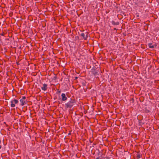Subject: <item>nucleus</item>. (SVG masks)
I'll return each mask as SVG.
<instances>
[{
    "mask_svg": "<svg viewBox=\"0 0 159 159\" xmlns=\"http://www.w3.org/2000/svg\"><path fill=\"white\" fill-rule=\"evenodd\" d=\"M74 102V101H69L65 104V106L67 108H71L73 106Z\"/></svg>",
    "mask_w": 159,
    "mask_h": 159,
    "instance_id": "f257e3e1",
    "label": "nucleus"
},
{
    "mask_svg": "<svg viewBox=\"0 0 159 159\" xmlns=\"http://www.w3.org/2000/svg\"><path fill=\"white\" fill-rule=\"evenodd\" d=\"M11 106V107H13L15 106V104L18 102V101L16 99H14L11 101L10 102Z\"/></svg>",
    "mask_w": 159,
    "mask_h": 159,
    "instance_id": "f03ea898",
    "label": "nucleus"
},
{
    "mask_svg": "<svg viewBox=\"0 0 159 159\" xmlns=\"http://www.w3.org/2000/svg\"><path fill=\"white\" fill-rule=\"evenodd\" d=\"M26 97L25 96H23L21 99L20 100V102L21 103L22 106H24L26 104V101L25 100Z\"/></svg>",
    "mask_w": 159,
    "mask_h": 159,
    "instance_id": "7ed1b4c3",
    "label": "nucleus"
},
{
    "mask_svg": "<svg viewBox=\"0 0 159 159\" xmlns=\"http://www.w3.org/2000/svg\"><path fill=\"white\" fill-rule=\"evenodd\" d=\"M62 97V100L63 101H65L67 99V98L66 97V94L64 93H62L61 95Z\"/></svg>",
    "mask_w": 159,
    "mask_h": 159,
    "instance_id": "20e7f679",
    "label": "nucleus"
},
{
    "mask_svg": "<svg viewBox=\"0 0 159 159\" xmlns=\"http://www.w3.org/2000/svg\"><path fill=\"white\" fill-rule=\"evenodd\" d=\"M148 45L149 48H153L157 46V45L156 44L152 45V43H148Z\"/></svg>",
    "mask_w": 159,
    "mask_h": 159,
    "instance_id": "39448f33",
    "label": "nucleus"
},
{
    "mask_svg": "<svg viewBox=\"0 0 159 159\" xmlns=\"http://www.w3.org/2000/svg\"><path fill=\"white\" fill-rule=\"evenodd\" d=\"M47 85L46 84H44L43 86L41 87V89L45 91L47 89Z\"/></svg>",
    "mask_w": 159,
    "mask_h": 159,
    "instance_id": "423d86ee",
    "label": "nucleus"
},
{
    "mask_svg": "<svg viewBox=\"0 0 159 159\" xmlns=\"http://www.w3.org/2000/svg\"><path fill=\"white\" fill-rule=\"evenodd\" d=\"M81 35L85 39H86V38H85L84 37L85 34L84 33H82L81 34Z\"/></svg>",
    "mask_w": 159,
    "mask_h": 159,
    "instance_id": "0eeeda50",
    "label": "nucleus"
},
{
    "mask_svg": "<svg viewBox=\"0 0 159 159\" xmlns=\"http://www.w3.org/2000/svg\"><path fill=\"white\" fill-rule=\"evenodd\" d=\"M1 143V141H0V144ZM1 148V146L0 145V149Z\"/></svg>",
    "mask_w": 159,
    "mask_h": 159,
    "instance_id": "6e6552de",
    "label": "nucleus"
},
{
    "mask_svg": "<svg viewBox=\"0 0 159 159\" xmlns=\"http://www.w3.org/2000/svg\"><path fill=\"white\" fill-rule=\"evenodd\" d=\"M113 22H114V21H112V24H113Z\"/></svg>",
    "mask_w": 159,
    "mask_h": 159,
    "instance_id": "1a4fd4ad",
    "label": "nucleus"
},
{
    "mask_svg": "<svg viewBox=\"0 0 159 159\" xmlns=\"http://www.w3.org/2000/svg\"><path fill=\"white\" fill-rule=\"evenodd\" d=\"M138 157H139V158H140V156H138Z\"/></svg>",
    "mask_w": 159,
    "mask_h": 159,
    "instance_id": "9d476101",
    "label": "nucleus"
}]
</instances>
